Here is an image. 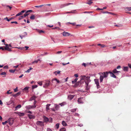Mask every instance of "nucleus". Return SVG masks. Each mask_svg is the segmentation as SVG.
<instances>
[{"mask_svg":"<svg viewBox=\"0 0 131 131\" xmlns=\"http://www.w3.org/2000/svg\"><path fill=\"white\" fill-rule=\"evenodd\" d=\"M109 73L110 74L111 76L113 78H116V77L114 74L113 73L111 72H104L103 73L100 72L99 73V74L100 75V82H102L104 78H106L107 77L108 74Z\"/></svg>","mask_w":131,"mask_h":131,"instance_id":"nucleus-1","label":"nucleus"},{"mask_svg":"<svg viewBox=\"0 0 131 131\" xmlns=\"http://www.w3.org/2000/svg\"><path fill=\"white\" fill-rule=\"evenodd\" d=\"M43 118L45 122H49L51 123L52 122V119L51 117H50L49 118H48L45 116H44L43 117Z\"/></svg>","mask_w":131,"mask_h":131,"instance_id":"nucleus-2","label":"nucleus"},{"mask_svg":"<svg viewBox=\"0 0 131 131\" xmlns=\"http://www.w3.org/2000/svg\"><path fill=\"white\" fill-rule=\"evenodd\" d=\"M44 81L45 82V84L43 85V87L44 88H46L50 84V81L48 80H45Z\"/></svg>","mask_w":131,"mask_h":131,"instance_id":"nucleus-3","label":"nucleus"},{"mask_svg":"<svg viewBox=\"0 0 131 131\" xmlns=\"http://www.w3.org/2000/svg\"><path fill=\"white\" fill-rule=\"evenodd\" d=\"M85 100L84 98L81 97L78 98L77 101L79 104L83 103Z\"/></svg>","mask_w":131,"mask_h":131,"instance_id":"nucleus-4","label":"nucleus"},{"mask_svg":"<svg viewBox=\"0 0 131 131\" xmlns=\"http://www.w3.org/2000/svg\"><path fill=\"white\" fill-rule=\"evenodd\" d=\"M94 81L95 84H96L97 88H99L100 87V86L99 85V80L95 79H94Z\"/></svg>","mask_w":131,"mask_h":131,"instance_id":"nucleus-5","label":"nucleus"},{"mask_svg":"<svg viewBox=\"0 0 131 131\" xmlns=\"http://www.w3.org/2000/svg\"><path fill=\"white\" fill-rule=\"evenodd\" d=\"M36 106L34 105H28L26 106V108L28 110H29L31 108H35L36 107Z\"/></svg>","mask_w":131,"mask_h":131,"instance_id":"nucleus-6","label":"nucleus"},{"mask_svg":"<svg viewBox=\"0 0 131 131\" xmlns=\"http://www.w3.org/2000/svg\"><path fill=\"white\" fill-rule=\"evenodd\" d=\"M7 121H8V123L10 125H12L13 124L14 120L13 118H10L7 120Z\"/></svg>","mask_w":131,"mask_h":131,"instance_id":"nucleus-7","label":"nucleus"},{"mask_svg":"<svg viewBox=\"0 0 131 131\" xmlns=\"http://www.w3.org/2000/svg\"><path fill=\"white\" fill-rule=\"evenodd\" d=\"M63 35L64 36H68L70 35V34L68 32L65 31H64L62 33Z\"/></svg>","mask_w":131,"mask_h":131,"instance_id":"nucleus-8","label":"nucleus"},{"mask_svg":"<svg viewBox=\"0 0 131 131\" xmlns=\"http://www.w3.org/2000/svg\"><path fill=\"white\" fill-rule=\"evenodd\" d=\"M36 124L37 125H40L41 126H43L44 125L43 122L41 121H38L37 122Z\"/></svg>","mask_w":131,"mask_h":131,"instance_id":"nucleus-9","label":"nucleus"},{"mask_svg":"<svg viewBox=\"0 0 131 131\" xmlns=\"http://www.w3.org/2000/svg\"><path fill=\"white\" fill-rule=\"evenodd\" d=\"M85 83L86 89V90H88L90 88V85H89V83L88 82H85Z\"/></svg>","mask_w":131,"mask_h":131,"instance_id":"nucleus-10","label":"nucleus"},{"mask_svg":"<svg viewBox=\"0 0 131 131\" xmlns=\"http://www.w3.org/2000/svg\"><path fill=\"white\" fill-rule=\"evenodd\" d=\"M25 12V10H23L21 11L20 12L18 13L16 16V17H17L18 16H20V15H22L23 13H24Z\"/></svg>","mask_w":131,"mask_h":131,"instance_id":"nucleus-11","label":"nucleus"},{"mask_svg":"<svg viewBox=\"0 0 131 131\" xmlns=\"http://www.w3.org/2000/svg\"><path fill=\"white\" fill-rule=\"evenodd\" d=\"M32 11V10H28L27 11L26 13L24 15L25 17L26 16H28L29 15V14L28 13L30 12H31Z\"/></svg>","mask_w":131,"mask_h":131,"instance_id":"nucleus-12","label":"nucleus"},{"mask_svg":"<svg viewBox=\"0 0 131 131\" xmlns=\"http://www.w3.org/2000/svg\"><path fill=\"white\" fill-rule=\"evenodd\" d=\"M71 4H72L71 3H68V4H64L61 5V8L63 7L64 6H68L69 5Z\"/></svg>","mask_w":131,"mask_h":131,"instance_id":"nucleus-13","label":"nucleus"},{"mask_svg":"<svg viewBox=\"0 0 131 131\" xmlns=\"http://www.w3.org/2000/svg\"><path fill=\"white\" fill-rule=\"evenodd\" d=\"M74 96V95L70 94L68 95V98L70 100H71L73 98Z\"/></svg>","mask_w":131,"mask_h":131,"instance_id":"nucleus-14","label":"nucleus"},{"mask_svg":"<svg viewBox=\"0 0 131 131\" xmlns=\"http://www.w3.org/2000/svg\"><path fill=\"white\" fill-rule=\"evenodd\" d=\"M28 116L29 118L30 119L34 118H35V116L32 115L28 114Z\"/></svg>","mask_w":131,"mask_h":131,"instance_id":"nucleus-15","label":"nucleus"},{"mask_svg":"<svg viewBox=\"0 0 131 131\" xmlns=\"http://www.w3.org/2000/svg\"><path fill=\"white\" fill-rule=\"evenodd\" d=\"M5 49L9 51H11L10 49L9 48L7 44L6 45L5 47Z\"/></svg>","mask_w":131,"mask_h":131,"instance_id":"nucleus-16","label":"nucleus"},{"mask_svg":"<svg viewBox=\"0 0 131 131\" xmlns=\"http://www.w3.org/2000/svg\"><path fill=\"white\" fill-rule=\"evenodd\" d=\"M18 115L20 116H23L25 115V114L24 113H21L18 112L17 113Z\"/></svg>","mask_w":131,"mask_h":131,"instance_id":"nucleus-17","label":"nucleus"},{"mask_svg":"<svg viewBox=\"0 0 131 131\" xmlns=\"http://www.w3.org/2000/svg\"><path fill=\"white\" fill-rule=\"evenodd\" d=\"M20 94V93L18 92L17 93L13 95V96L15 97H16L17 96H19Z\"/></svg>","mask_w":131,"mask_h":131,"instance_id":"nucleus-18","label":"nucleus"},{"mask_svg":"<svg viewBox=\"0 0 131 131\" xmlns=\"http://www.w3.org/2000/svg\"><path fill=\"white\" fill-rule=\"evenodd\" d=\"M37 97L35 96H33L30 99V100L31 101L33 100H35V99Z\"/></svg>","mask_w":131,"mask_h":131,"instance_id":"nucleus-19","label":"nucleus"},{"mask_svg":"<svg viewBox=\"0 0 131 131\" xmlns=\"http://www.w3.org/2000/svg\"><path fill=\"white\" fill-rule=\"evenodd\" d=\"M62 124L63 126H66L67 125V123H66L65 122L63 121H62Z\"/></svg>","mask_w":131,"mask_h":131,"instance_id":"nucleus-20","label":"nucleus"},{"mask_svg":"<svg viewBox=\"0 0 131 131\" xmlns=\"http://www.w3.org/2000/svg\"><path fill=\"white\" fill-rule=\"evenodd\" d=\"M40 61L39 59H38L37 60H35L32 62V64H34L35 63H37L38 62Z\"/></svg>","mask_w":131,"mask_h":131,"instance_id":"nucleus-21","label":"nucleus"},{"mask_svg":"<svg viewBox=\"0 0 131 131\" xmlns=\"http://www.w3.org/2000/svg\"><path fill=\"white\" fill-rule=\"evenodd\" d=\"M113 73H117L118 72H120V71H118L116 70V69H114L112 71Z\"/></svg>","mask_w":131,"mask_h":131,"instance_id":"nucleus-22","label":"nucleus"},{"mask_svg":"<svg viewBox=\"0 0 131 131\" xmlns=\"http://www.w3.org/2000/svg\"><path fill=\"white\" fill-rule=\"evenodd\" d=\"M59 106L55 104V107L56 110H58L59 108Z\"/></svg>","mask_w":131,"mask_h":131,"instance_id":"nucleus-23","label":"nucleus"},{"mask_svg":"<svg viewBox=\"0 0 131 131\" xmlns=\"http://www.w3.org/2000/svg\"><path fill=\"white\" fill-rule=\"evenodd\" d=\"M128 67H124L123 70L125 71H127L128 70Z\"/></svg>","mask_w":131,"mask_h":131,"instance_id":"nucleus-24","label":"nucleus"},{"mask_svg":"<svg viewBox=\"0 0 131 131\" xmlns=\"http://www.w3.org/2000/svg\"><path fill=\"white\" fill-rule=\"evenodd\" d=\"M93 3V2L91 1V0H90V1H89L88 2L86 3L90 5L92 3Z\"/></svg>","mask_w":131,"mask_h":131,"instance_id":"nucleus-25","label":"nucleus"},{"mask_svg":"<svg viewBox=\"0 0 131 131\" xmlns=\"http://www.w3.org/2000/svg\"><path fill=\"white\" fill-rule=\"evenodd\" d=\"M102 13H103V14L108 13V14H111L112 15L113 14V13H112L110 12H108L107 11H106V12H102Z\"/></svg>","mask_w":131,"mask_h":131,"instance_id":"nucleus-26","label":"nucleus"},{"mask_svg":"<svg viewBox=\"0 0 131 131\" xmlns=\"http://www.w3.org/2000/svg\"><path fill=\"white\" fill-rule=\"evenodd\" d=\"M30 19L32 20H34L35 19V16L33 15H31V16L30 17Z\"/></svg>","mask_w":131,"mask_h":131,"instance_id":"nucleus-27","label":"nucleus"},{"mask_svg":"<svg viewBox=\"0 0 131 131\" xmlns=\"http://www.w3.org/2000/svg\"><path fill=\"white\" fill-rule=\"evenodd\" d=\"M125 11L128 10V11H131V7H127L125 8Z\"/></svg>","mask_w":131,"mask_h":131,"instance_id":"nucleus-28","label":"nucleus"},{"mask_svg":"<svg viewBox=\"0 0 131 131\" xmlns=\"http://www.w3.org/2000/svg\"><path fill=\"white\" fill-rule=\"evenodd\" d=\"M50 105V104H47L46 105V110H48L49 109V107Z\"/></svg>","mask_w":131,"mask_h":131,"instance_id":"nucleus-29","label":"nucleus"},{"mask_svg":"<svg viewBox=\"0 0 131 131\" xmlns=\"http://www.w3.org/2000/svg\"><path fill=\"white\" fill-rule=\"evenodd\" d=\"M78 80V79L77 78L75 79L74 80L72 81V83L73 84H74V83H75V82H76Z\"/></svg>","mask_w":131,"mask_h":131,"instance_id":"nucleus-30","label":"nucleus"},{"mask_svg":"<svg viewBox=\"0 0 131 131\" xmlns=\"http://www.w3.org/2000/svg\"><path fill=\"white\" fill-rule=\"evenodd\" d=\"M60 71H55L54 72V73L55 74L57 75V74H59L60 73Z\"/></svg>","mask_w":131,"mask_h":131,"instance_id":"nucleus-31","label":"nucleus"},{"mask_svg":"<svg viewBox=\"0 0 131 131\" xmlns=\"http://www.w3.org/2000/svg\"><path fill=\"white\" fill-rule=\"evenodd\" d=\"M88 64H89L88 63H83L82 64V65L83 66H84V67H86L88 65Z\"/></svg>","mask_w":131,"mask_h":131,"instance_id":"nucleus-32","label":"nucleus"},{"mask_svg":"<svg viewBox=\"0 0 131 131\" xmlns=\"http://www.w3.org/2000/svg\"><path fill=\"white\" fill-rule=\"evenodd\" d=\"M66 129L64 127L61 128L60 129V131H66Z\"/></svg>","mask_w":131,"mask_h":131,"instance_id":"nucleus-33","label":"nucleus"},{"mask_svg":"<svg viewBox=\"0 0 131 131\" xmlns=\"http://www.w3.org/2000/svg\"><path fill=\"white\" fill-rule=\"evenodd\" d=\"M38 32L40 34H41L42 33H45V31L42 30H38Z\"/></svg>","mask_w":131,"mask_h":131,"instance_id":"nucleus-34","label":"nucleus"},{"mask_svg":"<svg viewBox=\"0 0 131 131\" xmlns=\"http://www.w3.org/2000/svg\"><path fill=\"white\" fill-rule=\"evenodd\" d=\"M21 107V106L20 105H18L16 107V109H17L18 108H19Z\"/></svg>","mask_w":131,"mask_h":131,"instance_id":"nucleus-35","label":"nucleus"},{"mask_svg":"<svg viewBox=\"0 0 131 131\" xmlns=\"http://www.w3.org/2000/svg\"><path fill=\"white\" fill-rule=\"evenodd\" d=\"M45 5H40V6H35V7L38 8L39 7H42V6H44Z\"/></svg>","mask_w":131,"mask_h":131,"instance_id":"nucleus-36","label":"nucleus"},{"mask_svg":"<svg viewBox=\"0 0 131 131\" xmlns=\"http://www.w3.org/2000/svg\"><path fill=\"white\" fill-rule=\"evenodd\" d=\"M66 104V102H63L62 103H60L59 104V105H60L61 106H62L63 105H65Z\"/></svg>","mask_w":131,"mask_h":131,"instance_id":"nucleus-37","label":"nucleus"},{"mask_svg":"<svg viewBox=\"0 0 131 131\" xmlns=\"http://www.w3.org/2000/svg\"><path fill=\"white\" fill-rule=\"evenodd\" d=\"M29 88L28 87H26L23 90L25 91H26L27 92L28 89Z\"/></svg>","mask_w":131,"mask_h":131,"instance_id":"nucleus-38","label":"nucleus"},{"mask_svg":"<svg viewBox=\"0 0 131 131\" xmlns=\"http://www.w3.org/2000/svg\"><path fill=\"white\" fill-rule=\"evenodd\" d=\"M52 80H55L56 81L57 83H59L60 82V81L59 80L57 79L56 78H54L52 79Z\"/></svg>","mask_w":131,"mask_h":131,"instance_id":"nucleus-39","label":"nucleus"},{"mask_svg":"<svg viewBox=\"0 0 131 131\" xmlns=\"http://www.w3.org/2000/svg\"><path fill=\"white\" fill-rule=\"evenodd\" d=\"M42 81H39L38 82V83L40 86H41L42 85Z\"/></svg>","mask_w":131,"mask_h":131,"instance_id":"nucleus-40","label":"nucleus"},{"mask_svg":"<svg viewBox=\"0 0 131 131\" xmlns=\"http://www.w3.org/2000/svg\"><path fill=\"white\" fill-rule=\"evenodd\" d=\"M59 123H57L56 124V126H55V127H56V128L57 129H58L59 128Z\"/></svg>","mask_w":131,"mask_h":131,"instance_id":"nucleus-41","label":"nucleus"},{"mask_svg":"<svg viewBox=\"0 0 131 131\" xmlns=\"http://www.w3.org/2000/svg\"><path fill=\"white\" fill-rule=\"evenodd\" d=\"M15 70H16L15 69H14V70L11 69V70H9V71L11 73H14L15 71Z\"/></svg>","mask_w":131,"mask_h":131,"instance_id":"nucleus-42","label":"nucleus"},{"mask_svg":"<svg viewBox=\"0 0 131 131\" xmlns=\"http://www.w3.org/2000/svg\"><path fill=\"white\" fill-rule=\"evenodd\" d=\"M76 108H74L73 109H71V111L72 112H74L76 111Z\"/></svg>","mask_w":131,"mask_h":131,"instance_id":"nucleus-43","label":"nucleus"},{"mask_svg":"<svg viewBox=\"0 0 131 131\" xmlns=\"http://www.w3.org/2000/svg\"><path fill=\"white\" fill-rule=\"evenodd\" d=\"M8 123V121H6L5 122H3L2 124L3 125H4Z\"/></svg>","mask_w":131,"mask_h":131,"instance_id":"nucleus-44","label":"nucleus"},{"mask_svg":"<svg viewBox=\"0 0 131 131\" xmlns=\"http://www.w3.org/2000/svg\"><path fill=\"white\" fill-rule=\"evenodd\" d=\"M6 73L5 72H3L1 73V74L2 75H5L6 74Z\"/></svg>","mask_w":131,"mask_h":131,"instance_id":"nucleus-45","label":"nucleus"},{"mask_svg":"<svg viewBox=\"0 0 131 131\" xmlns=\"http://www.w3.org/2000/svg\"><path fill=\"white\" fill-rule=\"evenodd\" d=\"M37 85H35L32 86V88L33 89L35 88H37Z\"/></svg>","mask_w":131,"mask_h":131,"instance_id":"nucleus-46","label":"nucleus"},{"mask_svg":"<svg viewBox=\"0 0 131 131\" xmlns=\"http://www.w3.org/2000/svg\"><path fill=\"white\" fill-rule=\"evenodd\" d=\"M10 91V90H9L7 92V93L8 94H12V92H9V91Z\"/></svg>","mask_w":131,"mask_h":131,"instance_id":"nucleus-47","label":"nucleus"},{"mask_svg":"<svg viewBox=\"0 0 131 131\" xmlns=\"http://www.w3.org/2000/svg\"><path fill=\"white\" fill-rule=\"evenodd\" d=\"M14 91L15 92H17L18 91V88L17 87L15 89H14Z\"/></svg>","mask_w":131,"mask_h":131,"instance_id":"nucleus-48","label":"nucleus"},{"mask_svg":"<svg viewBox=\"0 0 131 131\" xmlns=\"http://www.w3.org/2000/svg\"><path fill=\"white\" fill-rule=\"evenodd\" d=\"M106 47V45H103V44L101 45V47L102 48H103L104 47Z\"/></svg>","mask_w":131,"mask_h":131,"instance_id":"nucleus-49","label":"nucleus"},{"mask_svg":"<svg viewBox=\"0 0 131 131\" xmlns=\"http://www.w3.org/2000/svg\"><path fill=\"white\" fill-rule=\"evenodd\" d=\"M69 62H68V63H63L62 64L63 66H65L66 65V64H69Z\"/></svg>","mask_w":131,"mask_h":131,"instance_id":"nucleus-50","label":"nucleus"},{"mask_svg":"<svg viewBox=\"0 0 131 131\" xmlns=\"http://www.w3.org/2000/svg\"><path fill=\"white\" fill-rule=\"evenodd\" d=\"M8 66H6L4 67V69H8Z\"/></svg>","mask_w":131,"mask_h":131,"instance_id":"nucleus-51","label":"nucleus"},{"mask_svg":"<svg viewBox=\"0 0 131 131\" xmlns=\"http://www.w3.org/2000/svg\"><path fill=\"white\" fill-rule=\"evenodd\" d=\"M52 29H60V28L58 27H55L54 28H53Z\"/></svg>","mask_w":131,"mask_h":131,"instance_id":"nucleus-52","label":"nucleus"},{"mask_svg":"<svg viewBox=\"0 0 131 131\" xmlns=\"http://www.w3.org/2000/svg\"><path fill=\"white\" fill-rule=\"evenodd\" d=\"M11 23L12 24L15 23V24H17V21H12L11 22Z\"/></svg>","mask_w":131,"mask_h":131,"instance_id":"nucleus-53","label":"nucleus"},{"mask_svg":"<svg viewBox=\"0 0 131 131\" xmlns=\"http://www.w3.org/2000/svg\"><path fill=\"white\" fill-rule=\"evenodd\" d=\"M26 48V50H27L29 48V47L27 46H25L24 47V48Z\"/></svg>","mask_w":131,"mask_h":131,"instance_id":"nucleus-54","label":"nucleus"},{"mask_svg":"<svg viewBox=\"0 0 131 131\" xmlns=\"http://www.w3.org/2000/svg\"><path fill=\"white\" fill-rule=\"evenodd\" d=\"M74 115L76 116H79V114L78 113H76Z\"/></svg>","mask_w":131,"mask_h":131,"instance_id":"nucleus-55","label":"nucleus"},{"mask_svg":"<svg viewBox=\"0 0 131 131\" xmlns=\"http://www.w3.org/2000/svg\"><path fill=\"white\" fill-rule=\"evenodd\" d=\"M74 76L76 78H77L78 77V74H75L74 75Z\"/></svg>","mask_w":131,"mask_h":131,"instance_id":"nucleus-56","label":"nucleus"},{"mask_svg":"<svg viewBox=\"0 0 131 131\" xmlns=\"http://www.w3.org/2000/svg\"><path fill=\"white\" fill-rule=\"evenodd\" d=\"M70 23L71 24H72V25H75V23Z\"/></svg>","mask_w":131,"mask_h":131,"instance_id":"nucleus-57","label":"nucleus"},{"mask_svg":"<svg viewBox=\"0 0 131 131\" xmlns=\"http://www.w3.org/2000/svg\"><path fill=\"white\" fill-rule=\"evenodd\" d=\"M91 12H83V13H91Z\"/></svg>","mask_w":131,"mask_h":131,"instance_id":"nucleus-58","label":"nucleus"},{"mask_svg":"<svg viewBox=\"0 0 131 131\" xmlns=\"http://www.w3.org/2000/svg\"><path fill=\"white\" fill-rule=\"evenodd\" d=\"M121 68V67L120 66H118L116 68V69H119Z\"/></svg>","mask_w":131,"mask_h":131,"instance_id":"nucleus-59","label":"nucleus"},{"mask_svg":"<svg viewBox=\"0 0 131 131\" xmlns=\"http://www.w3.org/2000/svg\"><path fill=\"white\" fill-rule=\"evenodd\" d=\"M30 70L29 69H28L26 71V72L29 73L30 72Z\"/></svg>","mask_w":131,"mask_h":131,"instance_id":"nucleus-60","label":"nucleus"},{"mask_svg":"<svg viewBox=\"0 0 131 131\" xmlns=\"http://www.w3.org/2000/svg\"><path fill=\"white\" fill-rule=\"evenodd\" d=\"M20 18H21V19H23L25 17L24 16V15L21 16H20Z\"/></svg>","mask_w":131,"mask_h":131,"instance_id":"nucleus-61","label":"nucleus"},{"mask_svg":"<svg viewBox=\"0 0 131 131\" xmlns=\"http://www.w3.org/2000/svg\"><path fill=\"white\" fill-rule=\"evenodd\" d=\"M62 52V51H58L57 52V54H59L61 53Z\"/></svg>","mask_w":131,"mask_h":131,"instance_id":"nucleus-62","label":"nucleus"},{"mask_svg":"<svg viewBox=\"0 0 131 131\" xmlns=\"http://www.w3.org/2000/svg\"><path fill=\"white\" fill-rule=\"evenodd\" d=\"M47 131H52V130L50 128H48Z\"/></svg>","mask_w":131,"mask_h":131,"instance_id":"nucleus-63","label":"nucleus"},{"mask_svg":"<svg viewBox=\"0 0 131 131\" xmlns=\"http://www.w3.org/2000/svg\"><path fill=\"white\" fill-rule=\"evenodd\" d=\"M128 66L130 68H131V64H128Z\"/></svg>","mask_w":131,"mask_h":131,"instance_id":"nucleus-64","label":"nucleus"}]
</instances>
